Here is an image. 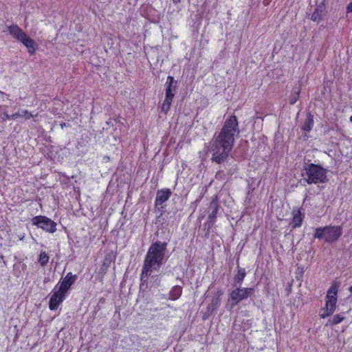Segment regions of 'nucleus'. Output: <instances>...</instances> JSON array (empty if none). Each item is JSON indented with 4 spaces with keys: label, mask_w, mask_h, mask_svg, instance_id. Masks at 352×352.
Masks as SVG:
<instances>
[{
    "label": "nucleus",
    "mask_w": 352,
    "mask_h": 352,
    "mask_svg": "<svg viewBox=\"0 0 352 352\" xmlns=\"http://www.w3.org/2000/svg\"><path fill=\"white\" fill-rule=\"evenodd\" d=\"M76 279L77 275H73L72 272L67 273L66 276L58 283V289L66 294Z\"/></svg>",
    "instance_id": "9b49d317"
},
{
    "label": "nucleus",
    "mask_w": 352,
    "mask_h": 352,
    "mask_svg": "<svg viewBox=\"0 0 352 352\" xmlns=\"http://www.w3.org/2000/svg\"><path fill=\"white\" fill-rule=\"evenodd\" d=\"M342 232V227L340 226H327L316 228L314 237L318 239H324L325 242L332 243L338 240Z\"/></svg>",
    "instance_id": "20e7f679"
},
{
    "label": "nucleus",
    "mask_w": 352,
    "mask_h": 352,
    "mask_svg": "<svg viewBox=\"0 0 352 352\" xmlns=\"http://www.w3.org/2000/svg\"><path fill=\"white\" fill-rule=\"evenodd\" d=\"M153 271L147 268L143 267L140 274V290L142 292H146L148 289V278L151 276Z\"/></svg>",
    "instance_id": "2eb2a0df"
},
{
    "label": "nucleus",
    "mask_w": 352,
    "mask_h": 352,
    "mask_svg": "<svg viewBox=\"0 0 352 352\" xmlns=\"http://www.w3.org/2000/svg\"><path fill=\"white\" fill-rule=\"evenodd\" d=\"M293 218L290 223L292 228H300L305 217L304 209L301 207L292 212Z\"/></svg>",
    "instance_id": "4468645a"
},
{
    "label": "nucleus",
    "mask_w": 352,
    "mask_h": 352,
    "mask_svg": "<svg viewBox=\"0 0 352 352\" xmlns=\"http://www.w3.org/2000/svg\"><path fill=\"white\" fill-rule=\"evenodd\" d=\"M337 293V288L333 285L328 289L326 296L324 308L328 309L329 312H331L333 314L334 313L336 308Z\"/></svg>",
    "instance_id": "6e6552de"
},
{
    "label": "nucleus",
    "mask_w": 352,
    "mask_h": 352,
    "mask_svg": "<svg viewBox=\"0 0 352 352\" xmlns=\"http://www.w3.org/2000/svg\"><path fill=\"white\" fill-rule=\"evenodd\" d=\"M31 221L32 225L49 233H54L57 230V223L45 216H36L31 219Z\"/></svg>",
    "instance_id": "0eeeda50"
},
{
    "label": "nucleus",
    "mask_w": 352,
    "mask_h": 352,
    "mask_svg": "<svg viewBox=\"0 0 352 352\" xmlns=\"http://www.w3.org/2000/svg\"><path fill=\"white\" fill-rule=\"evenodd\" d=\"M58 284H57L53 289V294L50 298L49 308L50 310L54 311L58 309L59 305L63 302L65 298L66 294L60 292L58 289L56 290Z\"/></svg>",
    "instance_id": "1a4fd4ad"
},
{
    "label": "nucleus",
    "mask_w": 352,
    "mask_h": 352,
    "mask_svg": "<svg viewBox=\"0 0 352 352\" xmlns=\"http://www.w3.org/2000/svg\"><path fill=\"white\" fill-rule=\"evenodd\" d=\"M165 86V99L173 100L177 91V81L173 76H168Z\"/></svg>",
    "instance_id": "f8f14e48"
},
{
    "label": "nucleus",
    "mask_w": 352,
    "mask_h": 352,
    "mask_svg": "<svg viewBox=\"0 0 352 352\" xmlns=\"http://www.w3.org/2000/svg\"><path fill=\"white\" fill-rule=\"evenodd\" d=\"M155 212L157 213H159V215L157 216V219L161 217L163 214L165 212V208L164 206L162 205H157V204L155 203Z\"/></svg>",
    "instance_id": "bb28decb"
},
{
    "label": "nucleus",
    "mask_w": 352,
    "mask_h": 352,
    "mask_svg": "<svg viewBox=\"0 0 352 352\" xmlns=\"http://www.w3.org/2000/svg\"><path fill=\"white\" fill-rule=\"evenodd\" d=\"M217 294V295L216 296H219V298H220V296L223 294V292H221V290H219Z\"/></svg>",
    "instance_id": "f704fd0d"
},
{
    "label": "nucleus",
    "mask_w": 352,
    "mask_h": 352,
    "mask_svg": "<svg viewBox=\"0 0 352 352\" xmlns=\"http://www.w3.org/2000/svg\"><path fill=\"white\" fill-rule=\"evenodd\" d=\"M104 158H105L106 160H109V156H105V157H104Z\"/></svg>",
    "instance_id": "e433bc0d"
},
{
    "label": "nucleus",
    "mask_w": 352,
    "mask_h": 352,
    "mask_svg": "<svg viewBox=\"0 0 352 352\" xmlns=\"http://www.w3.org/2000/svg\"><path fill=\"white\" fill-rule=\"evenodd\" d=\"M314 124V116L311 113H308L302 124V130L305 133L309 132L312 129Z\"/></svg>",
    "instance_id": "aec40b11"
},
{
    "label": "nucleus",
    "mask_w": 352,
    "mask_h": 352,
    "mask_svg": "<svg viewBox=\"0 0 352 352\" xmlns=\"http://www.w3.org/2000/svg\"><path fill=\"white\" fill-rule=\"evenodd\" d=\"M221 305V300L219 296H213L211 302L208 305L206 309V313L208 315L212 314Z\"/></svg>",
    "instance_id": "6ab92c4d"
},
{
    "label": "nucleus",
    "mask_w": 352,
    "mask_h": 352,
    "mask_svg": "<svg viewBox=\"0 0 352 352\" xmlns=\"http://www.w3.org/2000/svg\"><path fill=\"white\" fill-rule=\"evenodd\" d=\"M235 287L229 294L228 302H230V309L234 308L242 300L254 295L255 293L253 287H241V286H236Z\"/></svg>",
    "instance_id": "39448f33"
},
{
    "label": "nucleus",
    "mask_w": 352,
    "mask_h": 352,
    "mask_svg": "<svg viewBox=\"0 0 352 352\" xmlns=\"http://www.w3.org/2000/svg\"><path fill=\"white\" fill-rule=\"evenodd\" d=\"M232 149L209 144L208 151L212 153L211 161L218 164L227 161Z\"/></svg>",
    "instance_id": "423d86ee"
},
{
    "label": "nucleus",
    "mask_w": 352,
    "mask_h": 352,
    "mask_svg": "<svg viewBox=\"0 0 352 352\" xmlns=\"http://www.w3.org/2000/svg\"><path fill=\"white\" fill-rule=\"evenodd\" d=\"M215 222L207 220V221L204 224V236L206 238H208L211 231L212 228L214 226Z\"/></svg>",
    "instance_id": "b1692460"
},
{
    "label": "nucleus",
    "mask_w": 352,
    "mask_h": 352,
    "mask_svg": "<svg viewBox=\"0 0 352 352\" xmlns=\"http://www.w3.org/2000/svg\"><path fill=\"white\" fill-rule=\"evenodd\" d=\"M182 294V287L175 285L172 287L168 294V298L172 300H176L181 296Z\"/></svg>",
    "instance_id": "412c9836"
},
{
    "label": "nucleus",
    "mask_w": 352,
    "mask_h": 352,
    "mask_svg": "<svg viewBox=\"0 0 352 352\" xmlns=\"http://www.w3.org/2000/svg\"><path fill=\"white\" fill-rule=\"evenodd\" d=\"M321 311H323V313L320 314V317L321 318H326L328 316H330L333 314V313L329 312V310L326 309V308H324V307L321 309Z\"/></svg>",
    "instance_id": "2f4dec72"
},
{
    "label": "nucleus",
    "mask_w": 352,
    "mask_h": 352,
    "mask_svg": "<svg viewBox=\"0 0 352 352\" xmlns=\"http://www.w3.org/2000/svg\"><path fill=\"white\" fill-rule=\"evenodd\" d=\"M246 151L247 149L245 148L242 146L238 147L231 154V157L236 161H241L245 157Z\"/></svg>",
    "instance_id": "4be33fe9"
},
{
    "label": "nucleus",
    "mask_w": 352,
    "mask_h": 352,
    "mask_svg": "<svg viewBox=\"0 0 352 352\" xmlns=\"http://www.w3.org/2000/svg\"><path fill=\"white\" fill-rule=\"evenodd\" d=\"M349 291L352 293V285L350 287Z\"/></svg>",
    "instance_id": "4c0bfd02"
},
{
    "label": "nucleus",
    "mask_w": 352,
    "mask_h": 352,
    "mask_svg": "<svg viewBox=\"0 0 352 352\" xmlns=\"http://www.w3.org/2000/svg\"><path fill=\"white\" fill-rule=\"evenodd\" d=\"M231 175L232 173L230 171L228 172L227 174L225 173L224 170H218L215 175V178L217 179H226V175Z\"/></svg>",
    "instance_id": "cd10ccee"
},
{
    "label": "nucleus",
    "mask_w": 352,
    "mask_h": 352,
    "mask_svg": "<svg viewBox=\"0 0 352 352\" xmlns=\"http://www.w3.org/2000/svg\"><path fill=\"white\" fill-rule=\"evenodd\" d=\"M8 30L10 34L23 44H34L33 40L28 36L19 26L11 25L9 27Z\"/></svg>",
    "instance_id": "9d476101"
},
{
    "label": "nucleus",
    "mask_w": 352,
    "mask_h": 352,
    "mask_svg": "<svg viewBox=\"0 0 352 352\" xmlns=\"http://www.w3.org/2000/svg\"><path fill=\"white\" fill-rule=\"evenodd\" d=\"M167 242L157 241L149 247L145 256L143 267L153 271H159L162 265L167 261Z\"/></svg>",
    "instance_id": "f03ea898"
},
{
    "label": "nucleus",
    "mask_w": 352,
    "mask_h": 352,
    "mask_svg": "<svg viewBox=\"0 0 352 352\" xmlns=\"http://www.w3.org/2000/svg\"><path fill=\"white\" fill-rule=\"evenodd\" d=\"M35 46L36 45H25L26 50L30 55H32L37 49L35 47Z\"/></svg>",
    "instance_id": "473e14b6"
},
{
    "label": "nucleus",
    "mask_w": 352,
    "mask_h": 352,
    "mask_svg": "<svg viewBox=\"0 0 352 352\" xmlns=\"http://www.w3.org/2000/svg\"><path fill=\"white\" fill-rule=\"evenodd\" d=\"M237 272L236 274L234 275L233 280V285L234 287L236 286H241L242 283L246 276V272L244 268H242L239 267V265H237L236 267Z\"/></svg>",
    "instance_id": "f3484780"
},
{
    "label": "nucleus",
    "mask_w": 352,
    "mask_h": 352,
    "mask_svg": "<svg viewBox=\"0 0 352 352\" xmlns=\"http://www.w3.org/2000/svg\"><path fill=\"white\" fill-rule=\"evenodd\" d=\"M172 102L173 100H168L167 101V99H164V101L162 105V111L164 113H166L170 109Z\"/></svg>",
    "instance_id": "c85d7f7f"
},
{
    "label": "nucleus",
    "mask_w": 352,
    "mask_h": 352,
    "mask_svg": "<svg viewBox=\"0 0 352 352\" xmlns=\"http://www.w3.org/2000/svg\"><path fill=\"white\" fill-rule=\"evenodd\" d=\"M346 10L348 12H352V1L347 6Z\"/></svg>",
    "instance_id": "72a5a7b5"
},
{
    "label": "nucleus",
    "mask_w": 352,
    "mask_h": 352,
    "mask_svg": "<svg viewBox=\"0 0 352 352\" xmlns=\"http://www.w3.org/2000/svg\"><path fill=\"white\" fill-rule=\"evenodd\" d=\"M302 175L303 181L308 184L326 183L328 182L327 170L320 165L310 163V160L304 162Z\"/></svg>",
    "instance_id": "7ed1b4c3"
},
{
    "label": "nucleus",
    "mask_w": 352,
    "mask_h": 352,
    "mask_svg": "<svg viewBox=\"0 0 352 352\" xmlns=\"http://www.w3.org/2000/svg\"><path fill=\"white\" fill-rule=\"evenodd\" d=\"M175 3L180 2L181 0H173Z\"/></svg>",
    "instance_id": "c9c22d12"
},
{
    "label": "nucleus",
    "mask_w": 352,
    "mask_h": 352,
    "mask_svg": "<svg viewBox=\"0 0 352 352\" xmlns=\"http://www.w3.org/2000/svg\"><path fill=\"white\" fill-rule=\"evenodd\" d=\"M324 2V1L322 0L316 5L315 10L311 16V21L319 23L323 19L326 13V6Z\"/></svg>",
    "instance_id": "ddd939ff"
},
{
    "label": "nucleus",
    "mask_w": 352,
    "mask_h": 352,
    "mask_svg": "<svg viewBox=\"0 0 352 352\" xmlns=\"http://www.w3.org/2000/svg\"><path fill=\"white\" fill-rule=\"evenodd\" d=\"M38 261L41 264L42 267H44L47 265L49 261V256L45 252H41L39 254Z\"/></svg>",
    "instance_id": "a878e982"
},
{
    "label": "nucleus",
    "mask_w": 352,
    "mask_h": 352,
    "mask_svg": "<svg viewBox=\"0 0 352 352\" xmlns=\"http://www.w3.org/2000/svg\"><path fill=\"white\" fill-rule=\"evenodd\" d=\"M219 204L217 200H212L210 204V210L211 212H210L208 220L215 222L217 212L219 210Z\"/></svg>",
    "instance_id": "a211bd4d"
},
{
    "label": "nucleus",
    "mask_w": 352,
    "mask_h": 352,
    "mask_svg": "<svg viewBox=\"0 0 352 352\" xmlns=\"http://www.w3.org/2000/svg\"><path fill=\"white\" fill-rule=\"evenodd\" d=\"M3 118L4 120H16L19 118V114L17 113H13L12 115H9L8 113H3Z\"/></svg>",
    "instance_id": "7c9ffc66"
},
{
    "label": "nucleus",
    "mask_w": 352,
    "mask_h": 352,
    "mask_svg": "<svg viewBox=\"0 0 352 352\" xmlns=\"http://www.w3.org/2000/svg\"><path fill=\"white\" fill-rule=\"evenodd\" d=\"M350 121L352 123V116L350 117Z\"/></svg>",
    "instance_id": "58836bf2"
},
{
    "label": "nucleus",
    "mask_w": 352,
    "mask_h": 352,
    "mask_svg": "<svg viewBox=\"0 0 352 352\" xmlns=\"http://www.w3.org/2000/svg\"><path fill=\"white\" fill-rule=\"evenodd\" d=\"M172 195V191L169 188L158 190L156 193L155 203L157 205H162L168 200Z\"/></svg>",
    "instance_id": "dca6fc26"
},
{
    "label": "nucleus",
    "mask_w": 352,
    "mask_h": 352,
    "mask_svg": "<svg viewBox=\"0 0 352 352\" xmlns=\"http://www.w3.org/2000/svg\"><path fill=\"white\" fill-rule=\"evenodd\" d=\"M19 114V117L25 118L26 120H28L33 117V115L29 112L28 110H21L20 112H16Z\"/></svg>",
    "instance_id": "c756f323"
},
{
    "label": "nucleus",
    "mask_w": 352,
    "mask_h": 352,
    "mask_svg": "<svg viewBox=\"0 0 352 352\" xmlns=\"http://www.w3.org/2000/svg\"><path fill=\"white\" fill-rule=\"evenodd\" d=\"M300 89L297 88L294 89L292 94L290 96L289 102L290 104H294L299 98Z\"/></svg>",
    "instance_id": "393cba45"
},
{
    "label": "nucleus",
    "mask_w": 352,
    "mask_h": 352,
    "mask_svg": "<svg viewBox=\"0 0 352 352\" xmlns=\"http://www.w3.org/2000/svg\"><path fill=\"white\" fill-rule=\"evenodd\" d=\"M344 313L342 314H336L335 316H333V318H330L327 323L326 324V326H334V325H336L338 324H340V322H342L344 319H345V316H344Z\"/></svg>",
    "instance_id": "5701e85b"
},
{
    "label": "nucleus",
    "mask_w": 352,
    "mask_h": 352,
    "mask_svg": "<svg viewBox=\"0 0 352 352\" xmlns=\"http://www.w3.org/2000/svg\"><path fill=\"white\" fill-rule=\"evenodd\" d=\"M239 133V122L236 116H230L219 132H216L209 144L232 149L235 136Z\"/></svg>",
    "instance_id": "f257e3e1"
}]
</instances>
